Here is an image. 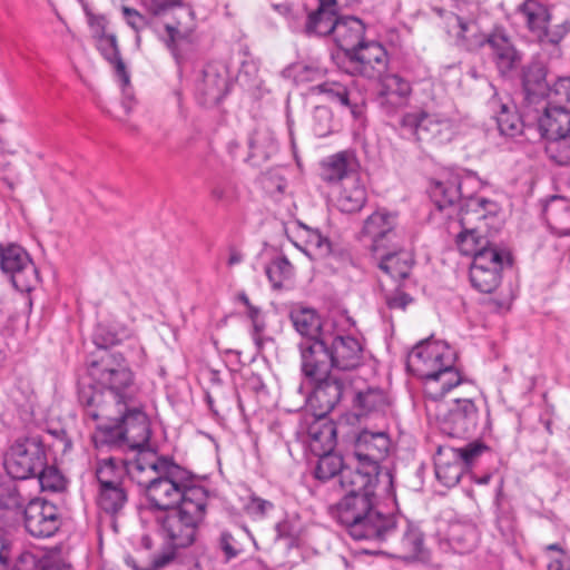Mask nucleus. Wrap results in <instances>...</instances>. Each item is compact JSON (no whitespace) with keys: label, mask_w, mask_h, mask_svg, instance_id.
<instances>
[{"label":"nucleus","mask_w":570,"mask_h":570,"mask_svg":"<svg viewBox=\"0 0 570 570\" xmlns=\"http://www.w3.org/2000/svg\"><path fill=\"white\" fill-rule=\"evenodd\" d=\"M208 504V494L196 490L184 501L183 505L167 512L157 513L155 522L163 539L164 548L154 554L155 567L183 563L185 550L197 540Z\"/></svg>","instance_id":"7ed1b4c3"},{"label":"nucleus","mask_w":570,"mask_h":570,"mask_svg":"<svg viewBox=\"0 0 570 570\" xmlns=\"http://www.w3.org/2000/svg\"><path fill=\"white\" fill-rule=\"evenodd\" d=\"M381 272L394 281L406 279L414 265L411 252L403 248L402 240L396 246L372 254Z\"/></svg>","instance_id":"cd10ccee"},{"label":"nucleus","mask_w":570,"mask_h":570,"mask_svg":"<svg viewBox=\"0 0 570 570\" xmlns=\"http://www.w3.org/2000/svg\"><path fill=\"white\" fill-rule=\"evenodd\" d=\"M134 461L109 456L98 459L95 466V475L98 482V489L124 484L126 473H129V465Z\"/></svg>","instance_id":"473e14b6"},{"label":"nucleus","mask_w":570,"mask_h":570,"mask_svg":"<svg viewBox=\"0 0 570 570\" xmlns=\"http://www.w3.org/2000/svg\"><path fill=\"white\" fill-rule=\"evenodd\" d=\"M489 107L493 112V118L500 135L505 137H515L523 132L525 128L532 127V107L527 106L525 115H519L515 105L510 101H502L495 94L489 100Z\"/></svg>","instance_id":"b1692460"},{"label":"nucleus","mask_w":570,"mask_h":570,"mask_svg":"<svg viewBox=\"0 0 570 570\" xmlns=\"http://www.w3.org/2000/svg\"><path fill=\"white\" fill-rule=\"evenodd\" d=\"M314 92L326 95L332 101H336L342 106L348 107L351 109L352 115L357 118L361 116L362 111L357 105H353L350 99V92L347 88L335 81H325L313 87Z\"/></svg>","instance_id":"c03bdc74"},{"label":"nucleus","mask_w":570,"mask_h":570,"mask_svg":"<svg viewBox=\"0 0 570 570\" xmlns=\"http://www.w3.org/2000/svg\"><path fill=\"white\" fill-rule=\"evenodd\" d=\"M383 301L385 307L389 311H401L404 312L406 307L413 302V297L402 291L400 286H397L393 291H386L383 293Z\"/></svg>","instance_id":"13d9d810"},{"label":"nucleus","mask_w":570,"mask_h":570,"mask_svg":"<svg viewBox=\"0 0 570 570\" xmlns=\"http://www.w3.org/2000/svg\"><path fill=\"white\" fill-rule=\"evenodd\" d=\"M367 202V191L360 176H352L344 180L336 199L338 209L353 214L360 212Z\"/></svg>","instance_id":"72a5a7b5"},{"label":"nucleus","mask_w":570,"mask_h":570,"mask_svg":"<svg viewBox=\"0 0 570 570\" xmlns=\"http://www.w3.org/2000/svg\"><path fill=\"white\" fill-rule=\"evenodd\" d=\"M455 361V351L446 342L433 337L419 342L409 353L406 368L423 381L428 414L436 401L462 383Z\"/></svg>","instance_id":"20e7f679"},{"label":"nucleus","mask_w":570,"mask_h":570,"mask_svg":"<svg viewBox=\"0 0 570 570\" xmlns=\"http://www.w3.org/2000/svg\"><path fill=\"white\" fill-rule=\"evenodd\" d=\"M365 30L366 27L360 18L341 14L336 21L332 38L346 57L365 41Z\"/></svg>","instance_id":"7c9ffc66"},{"label":"nucleus","mask_w":570,"mask_h":570,"mask_svg":"<svg viewBox=\"0 0 570 570\" xmlns=\"http://www.w3.org/2000/svg\"><path fill=\"white\" fill-rule=\"evenodd\" d=\"M379 472L376 465L360 461L342 471L340 484L346 493L334 507L333 514L351 538L362 531L360 527L370 513H382L375 505Z\"/></svg>","instance_id":"423d86ee"},{"label":"nucleus","mask_w":570,"mask_h":570,"mask_svg":"<svg viewBox=\"0 0 570 570\" xmlns=\"http://www.w3.org/2000/svg\"><path fill=\"white\" fill-rule=\"evenodd\" d=\"M434 465L438 480L448 488L458 484L465 471L459 460L449 459L445 446L439 448Z\"/></svg>","instance_id":"a19ab883"},{"label":"nucleus","mask_w":570,"mask_h":570,"mask_svg":"<svg viewBox=\"0 0 570 570\" xmlns=\"http://www.w3.org/2000/svg\"><path fill=\"white\" fill-rule=\"evenodd\" d=\"M275 504L265 500L256 494L249 497L248 503L246 504V511L255 518H265L271 511H273Z\"/></svg>","instance_id":"052dcab7"},{"label":"nucleus","mask_w":570,"mask_h":570,"mask_svg":"<svg viewBox=\"0 0 570 570\" xmlns=\"http://www.w3.org/2000/svg\"><path fill=\"white\" fill-rule=\"evenodd\" d=\"M46 449L39 436L17 440L4 455V469L16 480L36 476L46 464Z\"/></svg>","instance_id":"9b49d317"},{"label":"nucleus","mask_w":570,"mask_h":570,"mask_svg":"<svg viewBox=\"0 0 570 570\" xmlns=\"http://www.w3.org/2000/svg\"><path fill=\"white\" fill-rule=\"evenodd\" d=\"M127 335L126 330L120 332H114L107 325L99 324L92 335V342L98 350L97 355H101L105 351H109L110 346H114L121 342L122 337Z\"/></svg>","instance_id":"3c124183"},{"label":"nucleus","mask_w":570,"mask_h":570,"mask_svg":"<svg viewBox=\"0 0 570 570\" xmlns=\"http://www.w3.org/2000/svg\"><path fill=\"white\" fill-rule=\"evenodd\" d=\"M95 443L97 446H107L109 450L131 451L128 436L120 424L112 421L97 426Z\"/></svg>","instance_id":"ea45409f"},{"label":"nucleus","mask_w":570,"mask_h":570,"mask_svg":"<svg viewBox=\"0 0 570 570\" xmlns=\"http://www.w3.org/2000/svg\"><path fill=\"white\" fill-rule=\"evenodd\" d=\"M23 522L27 532L38 539L52 537L62 524L58 507L40 498L27 503Z\"/></svg>","instance_id":"6ab92c4d"},{"label":"nucleus","mask_w":570,"mask_h":570,"mask_svg":"<svg viewBox=\"0 0 570 570\" xmlns=\"http://www.w3.org/2000/svg\"><path fill=\"white\" fill-rule=\"evenodd\" d=\"M458 224L461 230L455 237V244L462 255L471 256L474 259L475 255L493 246L489 245L488 239L480 235L478 226L472 224L470 218L464 217Z\"/></svg>","instance_id":"e433bc0d"},{"label":"nucleus","mask_w":570,"mask_h":570,"mask_svg":"<svg viewBox=\"0 0 570 570\" xmlns=\"http://www.w3.org/2000/svg\"><path fill=\"white\" fill-rule=\"evenodd\" d=\"M301 372L313 385L311 402L317 407L318 415L323 416L333 411L343 397L347 381L332 370L311 376L307 374L304 363L301 364Z\"/></svg>","instance_id":"f3484780"},{"label":"nucleus","mask_w":570,"mask_h":570,"mask_svg":"<svg viewBox=\"0 0 570 570\" xmlns=\"http://www.w3.org/2000/svg\"><path fill=\"white\" fill-rule=\"evenodd\" d=\"M361 234L363 238L370 240L371 254L396 246L402 240L397 214L386 208H379L364 220Z\"/></svg>","instance_id":"dca6fc26"},{"label":"nucleus","mask_w":570,"mask_h":570,"mask_svg":"<svg viewBox=\"0 0 570 570\" xmlns=\"http://www.w3.org/2000/svg\"><path fill=\"white\" fill-rule=\"evenodd\" d=\"M288 317L294 330L301 336L297 348L299 351L301 364L304 363L305 366L313 357L308 356L309 348L316 350V344L324 343L325 338L323 337L328 335L334 325L323 321L321 315L309 307H293Z\"/></svg>","instance_id":"4468645a"},{"label":"nucleus","mask_w":570,"mask_h":570,"mask_svg":"<svg viewBox=\"0 0 570 570\" xmlns=\"http://www.w3.org/2000/svg\"><path fill=\"white\" fill-rule=\"evenodd\" d=\"M352 75L375 80L387 70L389 56L385 48L376 41H364L346 56Z\"/></svg>","instance_id":"412c9836"},{"label":"nucleus","mask_w":570,"mask_h":570,"mask_svg":"<svg viewBox=\"0 0 570 570\" xmlns=\"http://www.w3.org/2000/svg\"><path fill=\"white\" fill-rule=\"evenodd\" d=\"M39 560L30 551L22 552L14 561L11 570H39Z\"/></svg>","instance_id":"0e129e2a"},{"label":"nucleus","mask_w":570,"mask_h":570,"mask_svg":"<svg viewBox=\"0 0 570 570\" xmlns=\"http://www.w3.org/2000/svg\"><path fill=\"white\" fill-rule=\"evenodd\" d=\"M390 448L391 439L386 432L364 429L355 436L354 458L380 469V462L386 458Z\"/></svg>","instance_id":"bb28decb"},{"label":"nucleus","mask_w":570,"mask_h":570,"mask_svg":"<svg viewBox=\"0 0 570 570\" xmlns=\"http://www.w3.org/2000/svg\"><path fill=\"white\" fill-rule=\"evenodd\" d=\"M446 541L456 553H468L478 543L479 533L474 524L468 522H451L446 530Z\"/></svg>","instance_id":"4c0bfd02"},{"label":"nucleus","mask_w":570,"mask_h":570,"mask_svg":"<svg viewBox=\"0 0 570 570\" xmlns=\"http://www.w3.org/2000/svg\"><path fill=\"white\" fill-rule=\"evenodd\" d=\"M128 502V490L124 484L98 489L97 504L110 515L119 514Z\"/></svg>","instance_id":"79ce46f5"},{"label":"nucleus","mask_w":570,"mask_h":570,"mask_svg":"<svg viewBox=\"0 0 570 570\" xmlns=\"http://www.w3.org/2000/svg\"><path fill=\"white\" fill-rule=\"evenodd\" d=\"M244 539H253L247 529L232 532L223 530L216 540L217 548L223 552L226 562L237 558L244 552Z\"/></svg>","instance_id":"37998d69"},{"label":"nucleus","mask_w":570,"mask_h":570,"mask_svg":"<svg viewBox=\"0 0 570 570\" xmlns=\"http://www.w3.org/2000/svg\"><path fill=\"white\" fill-rule=\"evenodd\" d=\"M324 338V343L315 345L316 350L308 351V356H313L305 365L308 375L324 374L327 370L352 371L363 363L364 346L357 337L333 327Z\"/></svg>","instance_id":"0eeeda50"},{"label":"nucleus","mask_w":570,"mask_h":570,"mask_svg":"<svg viewBox=\"0 0 570 570\" xmlns=\"http://www.w3.org/2000/svg\"><path fill=\"white\" fill-rule=\"evenodd\" d=\"M376 80H380L377 104L384 114L391 116L407 106L412 94L409 80L397 73H384Z\"/></svg>","instance_id":"393cba45"},{"label":"nucleus","mask_w":570,"mask_h":570,"mask_svg":"<svg viewBox=\"0 0 570 570\" xmlns=\"http://www.w3.org/2000/svg\"><path fill=\"white\" fill-rule=\"evenodd\" d=\"M400 132L404 138L440 146L453 139L455 126L443 115L413 111L401 117Z\"/></svg>","instance_id":"9d476101"},{"label":"nucleus","mask_w":570,"mask_h":570,"mask_svg":"<svg viewBox=\"0 0 570 570\" xmlns=\"http://www.w3.org/2000/svg\"><path fill=\"white\" fill-rule=\"evenodd\" d=\"M481 45L489 48V56L501 76H509L522 62V52L515 48L509 32L502 26H495L485 35Z\"/></svg>","instance_id":"aec40b11"},{"label":"nucleus","mask_w":570,"mask_h":570,"mask_svg":"<svg viewBox=\"0 0 570 570\" xmlns=\"http://www.w3.org/2000/svg\"><path fill=\"white\" fill-rule=\"evenodd\" d=\"M543 217L549 228L559 235L570 234V199L551 197L543 208Z\"/></svg>","instance_id":"c9c22d12"},{"label":"nucleus","mask_w":570,"mask_h":570,"mask_svg":"<svg viewBox=\"0 0 570 570\" xmlns=\"http://www.w3.org/2000/svg\"><path fill=\"white\" fill-rule=\"evenodd\" d=\"M358 163L352 151L344 150L328 156L322 161V178L327 183H344L352 176H358Z\"/></svg>","instance_id":"2f4dec72"},{"label":"nucleus","mask_w":570,"mask_h":570,"mask_svg":"<svg viewBox=\"0 0 570 570\" xmlns=\"http://www.w3.org/2000/svg\"><path fill=\"white\" fill-rule=\"evenodd\" d=\"M24 499L14 484H7L0 488V509L21 511L23 513Z\"/></svg>","instance_id":"6e6d98bb"},{"label":"nucleus","mask_w":570,"mask_h":570,"mask_svg":"<svg viewBox=\"0 0 570 570\" xmlns=\"http://www.w3.org/2000/svg\"><path fill=\"white\" fill-rule=\"evenodd\" d=\"M96 40L98 51L108 62L115 60V58H117L120 55V49L118 46L116 35L110 33L108 36H102L101 38H98Z\"/></svg>","instance_id":"bf43d9fd"},{"label":"nucleus","mask_w":570,"mask_h":570,"mask_svg":"<svg viewBox=\"0 0 570 570\" xmlns=\"http://www.w3.org/2000/svg\"><path fill=\"white\" fill-rule=\"evenodd\" d=\"M360 529L362 531L352 539L372 544L379 553L404 560L423 561L429 557L424 534L419 525L400 514L370 513Z\"/></svg>","instance_id":"39448f33"},{"label":"nucleus","mask_w":570,"mask_h":570,"mask_svg":"<svg viewBox=\"0 0 570 570\" xmlns=\"http://www.w3.org/2000/svg\"><path fill=\"white\" fill-rule=\"evenodd\" d=\"M250 157L267 159L276 151V140L267 130H256L249 138Z\"/></svg>","instance_id":"8fccbe9b"},{"label":"nucleus","mask_w":570,"mask_h":570,"mask_svg":"<svg viewBox=\"0 0 570 570\" xmlns=\"http://www.w3.org/2000/svg\"><path fill=\"white\" fill-rule=\"evenodd\" d=\"M511 264V254L498 246L479 253L470 267L472 286L482 293L493 292L501 283L503 268Z\"/></svg>","instance_id":"2eb2a0df"},{"label":"nucleus","mask_w":570,"mask_h":570,"mask_svg":"<svg viewBox=\"0 0 570 570\" xmlns=\"http://www.w3.org/2000/svg\"><path fill=\"white\" fill-rule=\"evenodd\" d=\"M36 476L42 491L60 492L66 488V480L61 472L47 463L37 472Z\"/></svg>","instance_id":"603ef678"},{"label":"nucleus","mask_w":570,"mask_h":570,"mask_svg":"<svg viewBox=\"0 0 570 570\" xmlns=\"http://www.w3.org/2000/svg\"><path fill=\"white\" fill-rule=\"evenodd\" d=\"M309 436L313 441V449L316 450L320 444V451H322L314 471L315 478L322 482L328 481L336 475L341 479L342 471L346 466L343 464L342 456L333 452L337 438L335 423L324 421L311 426Z\"/></svg>","instance_id":"f8f14e48"},{"label":"nucleus","mask_w":570,"mask_h":570,"mask_svg":"<svg viewBox=\"0 0 570 570\" xmlns=\"http://www.w3.org/2000/svg\"><path fill=\"white\" fill-rule=\"evenodd\" d=\"M247 308V316L250 318L254 330V338L257 340L258 336L264 332L265 330V322L262 317V311L261 308L254 306L250 304L249 306H246Z\"/></svg>","instance_id":"69168bd1"},{"label":"nucleus","mask_w":570,"mask_h":570,"mask_svg":"<svg viewBox=\"0 0 570 570\" xmlns=\"http://www.w3.org/2000/svg\"><path fill=\"white\" fill-rule=\"evenodd\" d=\"M340 16L338 0H317L316 8L307 12L302 32L308 38L332 37Z\"/></svg>","instance_id":"a878e982"},{"label":"nucleus","mask_w":570,"mask_h":570,"mask_svg":"<svg viewBox=\"0 0 570 570\" xmlns=\"http://www.w3.org/2000/svg\"><path fill=\"white\" fill-rule=\"evenodd\" d=\"M549 99L570 109V78L559 79L552 87Z\"/></svg>","instance_id":"680f3d73"},{"label":"nucleus","mask_w":570,"mask_h":570,"mask_svg":"<svg viewBox=\"0 0 570 570\" xmlns=\"http://www.w3.org/2000/svg\"><path fill=\"white\" fill-rule=\"evenodd\" d=\"M544 150L548 158L556 165H570V131L548 138Z\"/></svg>","instance_id":"a18cd8bd"},{"label":"nucleus","mask_w":570,"mask_h":570,"mask_svg":"<svg viewBox=\"0 0 570 570\" xmlns=\"http://www.w3.org/2000/svg\"><path fill=\"white\" fill-rule=\"evenodd\" d=\"M438 402L428 415L436 419L442 433L452 438H471L489 429V411L481 412L471 399H455L448 411H441Z\"/></svg>","instance_id":"1a4fd4ad"},{"label":"nucleus","mask_w":570,"mask_h":570,"mask_svg":"<svg viewBox=\"0 0 570 570\" xmlns=\"http://www.w3.org/2000/svg\"><path fill=\"white\" fill-rule=\"evenodd\" d=\"M39 570H70V567L53 557L38 558Z\"/></svg>","instance_id":"774afa93"},{"label":"nucleus","mask_w":570,"mask_h":570,"mask_svg":"<svg viewBox=\"0 0 570 570\" xmlns=\"http://www.w3.org/2000/svg\"><path fill=\"white\" fill-rule=\"evenodd\" d=\"M532 127H535L546 140L569 132L570 109L553 104L550 99L544 100L532 109Z\"/></svg>","instance_id":"5701e85b"},{"label":"nucleus","mask_w":570,"mask_h":570,"mask_svg":"<svg viewBox=\"0 0 570 570\" xmlns=\"http://www.w3.org/2000/svg\"><path fill=\"white\" fill-rule=\"evenodd\" d=\"M518 12L523 17L528 29L538 39L543 40L547 33V26L550 22V13L543 3L538 0H525L518 7Z\"/></svg>","instance_id":"58836bf2"},{"label":"nucleus","mask_w":570,"mask_h":570,"mask_svg":"<svg viewBox=\"0 0 570 570\" xmlns=\"http://www.w3.org/2000/svg\"><path fill=\"white\" fill-rule=\"evenodd\" d=\"M101 419L119 423L128 436L131 451H138V454L142 453L140 449L148 443L150 429L147 415L140 409L136 399L132 402H126L122 406H115L112 417Z\"/></svg>","instance_id":"a211bd4d"},{"label":"nucleus","mask_w":570,"mask_h":570,"mask_svg":"<svg viewBox=\"0 0 570 570\" xmlns=\"http://www.w3.org/2000/svg\"><path fill=\"white\" fill-rule=\"evenodd\" d=\"M471 183H474L472 175L451 171L443 179L435 180L432 184L430 189L431 199L439 210H449L448 216L450 218L452 213H455L458 223L468 217L474 224V222L481 220L484 197L464 195V188Z\"/></svg>","instance_id":"6e6552de"},{"label":"nucleus","mask_w":570,"mask_h":570,"mask_svg":"<svg viewBox=\"0 0 570 570\" xmlns=\"http://www.w3.org/2000/svg\"><path fill=\"white\" fill-rule=\"evenodd\" d=\"M0 269L21 293L31 292L39 283V273L30 255L17 244H0Z\"/></svg>","instance_id":"ddd939ff"},{"label":"nucleus","mask_w":570,"mask_h":570,"mask_svg":"<svg viewBox=\"0 0 570 570\" xmlns=\"http://www.w3.org/2000/svg\"><path fill=\"white\" fill-rule=\"evenodd\" d=\"M546 77V67L539 60H533L523 67L522 88L529 106L538 105L550 98L552 88L549 87Z\"/></svg>","instance_id":"c85d7f7f"},{"label":"nucleus","mask_w":570,"mask_h":570,"mask_svg":"<svg viewBox=\"0 0 570 570\" xmlns=\"http://www.w3.org/2000/svg\"><path fill=\"white\" fill-rule=\"evenodd\" d=\"M230 86L232 81L226 67L219 63H208L203 69L202 77L196 81V99L204 107H214L226 97Z\"/></svg>","instance_id":"4be33fe9"},{"label":"nucleus","mask_w":570,"mask_h":570,"mask_svg":"<svg viewBox=\"0 0 570 570\" xmlns=\"http://www.w3.org/2000/svg\"><path fill=\"white\" fill-rule=\"evenodd\" d=\"M87 371L90 382L80 385L78 400L86 416L92 421L112 417L115 406L136 399L135 374L121 353L105 351L101 355H94L88 361Z\"/></svg>","instance_id":"f257e3e1"},{"label":"nucleus","mask_w":570,"mask_h":570,"mask_svg":"<svg viewBox=\"0 0 570 570\" xmlns=\"http://www.w3.org/2000/svg\"><path fill=\"white\" fill-rule=\"evenodd\" d=\"M195 28V12L190 7H181L179 16L175 18V23L165 26L167 32L165 45L175 58H178L177 40L188 39Z\"/></svg>","instance_id":"f704fd0d"},{"label":"nucleus","mask_w":570,"mask_h":570,"mask_svg":"<svg viewBox=\"0 0 570 570\" xmlns=\"http://www.w3.org/2000/svg\"><path fill=\"white\" fill-rule=\"evenodd\" d=\"M120 10L126 23L137 33L148 26V19L138 10L127 6H121Z\"/></svg>","instance_id":"e2e57ef3"},{"label":"nucleus","mask_w":570,"mask_h":570,"mask_svg":"<svg viewBox=\"0 0 570 570\" xmlns=\"http://www.w3.org/2000/svg\"><path fill=\"white\" fill-rule=\"evenodd\" d=\"M497 528L503 540L509 544H514L518 540L517 522L513 513L509 510H500L497 517Z\"/></svg>","instance_id":"5fc2aeb1"},{"label":"nucleus","mask_w":570,"mask_h":570,"mask_svg":"<svg viewBox=\"0 0 570 570\" xmlns=\"http://www.w3.org/2000/svg\"><path fill=\"white\" fill-rule=\"evenodd\" d=\"M301 227L303 228L305 237V246L303 247V252L307 256L324 257L331 253V243L320 233V230L309 228L303 224H301Z\"/></svg>","instance_id":"de8ad7c7"},{"label":"nucleus","mask_w":570,"mask_h":570,"mask_svg":"<svg viewBox=\"0 0 570 570\" xmlns=\"http://www.w3.org/2000/svg\"><path fill=\"white\" fill-rule=\"evenodd\" d=\"M266 276L274 288H281L285 281L294 275V267L286 256H277L265 268Z\"/></svg>","instance_id":"09e8293b"},{"label":"nucleus","mask_w":570,"mask_h":570,"mask_svg":"<svg viewBox=\"0 0 570 570\" xmlns=\"http://www.w3.org/2000/svg\"><path fill=\"white\" fill-rule=\"evenodd\" d=\"M142 2L148 12L156 17L174 12L176 18L181 7H189L183 0H142Z\"/></svg>","instance_id":"4d7b16f0"},{"label":"nucleus","mask_w":570,"mask_h":570,"mask_svg":"<svg viewBox=\"0 0 570 570\" xmlns=\"http://www.w3.org/2000/svg\"><path fill=\"white\" fill-rule=\"evenodd\" d=\"M238 188L230 179H220L212 188V197L222 206H229L238 199Z\"/></svg>","instance_id":"864d4df0"},{"label":"nucleus","mask_w":570,"mask_h":570,"mask_svg":"<svg viewBox=\"0 0 570 570\" xmlns=\"http://www.w3.org/2000/svg\"><path fill=\"white\" fill-rule=\"evenodd\" d=\"M129 473L145 490L148 509L158 513L183 505L190 492L198 490L208 494L205 487L198 484L194 474L166 456L156 453H139L129 465Z\"/></svg>","instance_id":"f03ea898"},{"label":"nucleus","mask_w":570,"mask_h":570,"mask_svg":"<svg viewBox=\"0 0 570 570\" xmlns=\"http://www.w3.org/2000/svg\"><path fill=\"white\" fill-rule=\"evenodd\" d=\"M387 394L379 387H366L353 396L354 416L357 419L383 417L390 412Z\"/></svg>","instance_id":"c756f323"},{"label":"nucleus","mask_w":570,"mask_h":570,"mask_svg":"<svg viewBox=\"0 0 570 570\" xmlns=\"http://www.w3.org/2000/svg\"><path fill=\"white\" fill-rule=\"evenodd\" d=\"M109 63L114 67L115 75L125 90L126 87L130 85V76L121 56L119 55L115 60L109 61Z\"/></svg>","instance_id":"338daca9"},{"label":"nucleus","mask_w":570,"mask_h":570,"mask_svg":"<svg viewBox=\"0 0 570 570\" xmlns=\"http://www.w3.org/2000/svg\"><path fill=\"white\" fill-rule=\"evenodd\" d=\"M487 451H489V446L480 441L471 442L463 448L445 446V454L449 459L459 460L465 470L470 469Z\"/></svg>","instance_id":"49530a36"}]
</instances>
